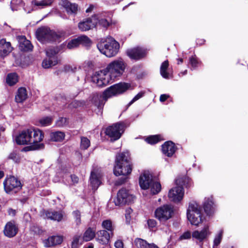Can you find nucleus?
Here are the masks:
<instances>
[{"instance_id": "38", "label": "nucleus", "mask_w": 248, "mask_h": 248, "mask_svg": "<svg viewBox=\"0 0 248 248\" xmlns=\"http://www.w3.org/2000/svg\"><path fill=\"white\" fill-rule=\"evenodd\" d=\"M102 226L107 231H108L110 232H113L114 227L111 220L108 219L104 220L102 223Z\"/></svg>"}, {"instance_id": "32", "label": "nucleus", "mask_w": 248, "mask_h": 248, "mask_svg": "<svg viewBox=\"0 0 248 248\" xmlns=\"http://www.w3.org/2000/svg\"><path fill=\"white\" fill-rule=\"evenodd\" d=\"M169 62L167 60L163 62L160 66V74L165 78H169L171 77V74L167 72Z\"/></svg>"}, {"instance_id": "12", "label": "nucleus", "mask_w": 248, "mask_h": 248, "mask_svg": "<svg viewBox=\"0 0 248 248\" xmlns=\"http://www.w3.org/2000/svg\"><path fill=\"white\" fill-rule=\"evenodd\" d=\"M98 17L94 16L91 17L86 18L78 23L79 29L82 31H87L96 27L97 23Z\"/></svg>"}, {"instance_id": "28", "label": "nucleus", "mask_w": 248, "mask_h": 248, "mask_svg": "<svg viewBox=\"0 0 248 248\" xmlns=\"http://www.w3.org/2000/svg\"><path fill=\"white\" fill-rule=\"evenodd\" d=\"M63 238L61 236H52L48 238L45 241V245L49 247L54 245H59L62 243Z\"/></svg>"}, {"instance_id": "18", "label": "nucleus", "mask_w": 248, "mask_h": 248, "mask_svg": "<svg viewBox=\"0 0 248 248\" xmlns=\"http://www.w3.org/2000/svg\"><path fill=\"white\" fill-rule=\"evenodd\" d=\"M30 135L28 131V129L22 131L19 135L16 137V139L17 144L20 145H25L30 144L31 139H30Z\"/></svg>"}, {"instance_id": "16", "label": "nucleus", "mask_w": 248, "mask_h": 248, "mask_svg": "<svg viewBox=\"0 0 248 248\" xmlns=\"http://www.w3.org/2000/svg\"><path fill=\"white\" fill-rule=\"evenodd\" d=\"M43 216L44 218L60 222L62 219L63 213L62 211L48 210L43 212Z\"/></svg>"}, {"instance_id": "57", "label": "nucleus", "mask_w": 248, "mask_h": 248, "mask_svg": "<svg viewBox=\"0 0 248 248\" xmlns=\"http://www.w3.org/2000/svg\"><path fill=\"white\" fill-rule=\"evenodd\" d=\"M147 223L148 225V226L150 228H153L155 227L156 225V222L155 220L154 219H149L147 221Z\"/></svg>"}, {"instance_id": "55", "label": "nucleus", "mask_w": 248, "mask_h": 248, "mask_svg": "<svg viewBox=\"0 0 248 248\" xmlns=\"http://www.w3.org/2000/svg\"><path fill=\"white\" fill-rule=\"evenodd\" d=\"M114 246L116 248H124V243L121 240H117L115 242Z\"/></svg>"}, {"instance_id": "17", "label": "nucleus", "mask_w": 248, "mask_h": 248, "mask_svg": "<svg viewBox=\"0 0 248 248\" xmlns=\"http://www.w3.org/2000/svg\"><path fill=\"white\" fill-rule=\"evenodd\" d=\"M96 240L102 245L107 244L110 237L113 235V232L109 233L106 230H100L97 232Z\"/></svg>"}, {"instance_id": "10", "label": "nucleus", "mask_w": 248, "mask_h": 248, "mask_svg": "<svg viewBox=\"0 0 248 248\" xmlns=\"http://www.w3.org/2000/svg\"><path fill=\"white\" fill-rule=\"evenodd\" d=\"M173 208L171 205H164L157 208L155 212V218L160 222H165L172 217Z\"/></svg>"}, {"instance_id": "49", "label": "nucleus", "mask_w": 248, "mask_h": 248, "mask_svg": "<svg viewBox=\"0 0 248 248\" xmlns=\"http://www.w3.org/2000/svg\"><path fill=\"white\" fill-rule=\"evenodd\" d=\"M80 236L78 235H75L73 237V241L72 243V248H78L79 243Z\"/></svg>"}, {"instance_id": "4", "label": "nucleus", "mask_w": 248, "mask_h": 248, "mask_svg": "<svg viewBox=\"0 0 248 248\" xmlns=\"http://www.w3.org/2000/svg\"><path fill=\"white\" fill-rule=\"evenodd\" d=\"M97 47L100 52L108 57L116 55L119 49V44L112 38H108L106 42H100Z\"/></svg>"}, {"instance_id": "64", "label": "nucleus", "mask_w": 248, "mask_h": 248, "mask_svg": "<svg viewBox=\"0 0 248 248\" xmlns=\"http://www.w3.org/2000/svg\"><path fill=\"white\" fill-rule=\"evenodd\" d=\"M94 8V6L91 5L86 10V13L91 12Z\"/></svg>"}, {"instance_id": "23", "label": "nucleus", "mask_w": 248, "mask_h": 248, "mask_svg": "<svg viewBox=\"0 0 248 248\" xmlns=\"http://www.w3.org/2000/svg\"><path fill=\"white\" fill-rule=\"evenodd\" d=\"M101 175L100 173L93 171L91 174L90 183L93 189H96L101 184Z\"/></svg>"}, {"instance_id": "15", "label": "nucleus", "mask_w": 248, "mask_h": 248, "mask_svg": "<svg viewBox=\"0 0 248 248\" xmlns=\"http://www.w3.org/2000/svg\"><path fill=\"white\" fill-rule=\"evenodd\" d=\"M18 231V226L14 221L8 222L4 228V234L7 237L12 238L16 235Z\"/></svg>"}, {"instance_id": "19", "label": "nucleus", "mask_w": 248, "mask_h": 248, "mask_svg": "<svg viewBox=\"0 0 248 248\" xmlns=\"http://www.w3.org/2000/svg\"><path fill=\"white\" fill-rule=\"evenodd\" d=\"M126 53L131 59L138 60L144 57L146 52L141 48L136 47L127 50Z\"/></svg>"}, {"instance_id": "26", "label": "nucleus", "mask_w": 248, "mask_h": 248, "mask_svg": "<svg viewBox=\"0 0 248 248\" xmlns=\"http://www.w3.org/2000/svg\"><path fill=\"white\" fill-rule=\"evenodd\" d=\"M134 243L138 248H158L155 244H149L146 240L139 238L135 239Z\"/></svg>"}, {"instance_id": "8", "label": "nucleus", "mask_w": 248, "mask_h": 248, "mask_svg": "<svg viewBox=\"0 0 248 248\" xmlns=\"http://www.w3.org/2000/svg\"><path fill=\"white\" fill-rule=\"evenodd\" d=\"M36 35L38 40L43 43L56 41L59 38V36L55 32L46 27L38 29Z\"/></svg>"}, {"instance_id": "63", "label": "nucleus", "mask_w": 248, "mask_h": 248, "mask_svg": "<svg viewBox=\"0 0 248 248\" xmlns=\"http://www.w3.org/2000/svg\"><path fill=\"white\" fill-rule=\"evenodd\" d=\"M93 243H90L84 246L83 248H93Z\"/></svg>"}, {"instance_id": "43", "label": "nucleus", "mask_w": 248, "mask_h": 248, "mask_svg": "<svg viewBox=\"0 0 248 248\" xmlns=\"http://www.w3.org/2000/svg\"><path fill=\"white\" fill-rule=\"evenodd\" d=\"M79 45L78 40L77 38L69 41L67 45V47L68 48L71 49L78 47Z\"/></svg>"}, {"instance_id": "42", "label": "nucleus", "mask_w": 248, "mask_h": 248, "mask_svg": "<svg viewBox=\"0 0 248 248\" xmlns=\"http://www.w3.org/2000/svg\"><path fill=\"white\" fill-rule=\"evenodd\" d=\"M160 140V136L159 135L151 136L146 138V141L151 144H154L156 143Z\"/></svg>"}, {"instance_id": "53", "label": "nucleus", "mask_w": 248, "mask_h": 248, "mask_svg": "<svg viewBox=\"0 0 248 248\" xmlns=\"http://www.w3.org/2000/svg\"><path fill=\"white\" fill-rule=\"evenodd\" d=\"M191 234L190 232H184L181 236V239H186L191 237Z\"/></svg>"}, {"instance_id": "52", "label": "nucleus", "mask_w": 248, "mask_h": 248, "mask_svg": "<svg viewBox=\"0 0 248 248\" xmlns=\"http://www.w3.org/2000/svg\"><path fill=\"white\" fill-rule=\"evenodd\" d=\"M8 158L9 159H12L16 162H18L19 161V158L17 156V154L15 153H11L9 155Z\"/></svg>"}, {"instance_id": "50", "label": "nucleus", "mask_w": 248, "mask_h": 248, "mask_svg": "<svg viewBox=\"0 0 248 248\" xmlns=\"http://www.w3.org/2000/svg\"><path fill=\"white\" fill-rule=\"evenodd\" d=\"M68 124L67 119L66 118H61L57 122V124L59 126H64Z\"/></svg>"}, {"instance_id": "13", "label": "nucleus", "mask_w": 248, "mask_h": 248, "mask_svg": "<svg viewBox=\"0 0 248 248\" xmlns=\"http://www.w3.org/2000/svg\"><path fill=\"white\" fill-rule=\"evenodd\" d=\"M184 195L183 188L179 186L170 189L168 193V197L170 200L175 202H180L183 199Z\"/></svg>"}, {"instance_id": "56", "label": "nucleus", "mask_w": 248, "mask_h": 248, "mask_svg": "<svg viewBox=\"0 0 248 248\" xmlns=\"http://www.w3.org/2000/svg\"><path fill=\"white\" fill-rule=\"evenodd\" d=\"M132 210L131 208H128L125 211V217L127 221L129 220L131 217L130 214L132 212Z\"/></svg>"}, {"instance_id": "7", "label": "nucleus", "mask_w": 248, "mask_h": 248, "mask_svg": "<svg viewBox=\"0 0 248 248\" xmlns=\"http://www.w3.org/2000/svg\"><path fill=\"white\" fill-rule=\"evenodd\" d=\"M130 88V85L126 83H119L107 89L103 93L102 97L106 102L108 98L120 94Z\"/></svg>"}, {"instance_id": "9", "label": "nucleus", "mask_w": 248, "mask_h": 248, "mask_svg": "<svg viewBox=\"0 0 248 248\" xmlns=\"http://www.w3.org/2000/svg\"><path fill=\"white\" fill-rule=\"evenodd\" d=\"M125 127V125L124 123H117L107 127L105 133L110 138L111 140L115 141L121 138Z\"/></svg>"}, {"instance_id": "44", "label": "nucleus", "mask_w": 248, "mask_h": 248, "mask_svg": "<svg viewBox=\"0 0 248 248\" xmlns=\"http://www.w3.org/2000/svg\"><path fill=\"white\" fill-rule=\"evenodd\" d=\"M87 105H89V104L86 105L84 101L74 100L70 104L71 107L73 108H78Z\"/></svg>"}, {"instance_id": "34", "label": "nucleus", "mask_w": 248, "mask_h": 248, "mask_svg": "<svg viewBox=\"0 0 248 248\" xmlns=\"http://www.w3.org/2000/svg\"><path fill=\"white\" fill-rule=\"evenodd\" d=\"M101 96L99 94L95 93L93 95L91 101L98 108H101L104 105L105 102L103 100H101Z\"/></svg>"}, {"instance_id": "20", "label": "nucleus", "mask_w": 248, "mask_h": 248, "mask_svg": "<svg viewBox=\"0 0 248 248\" xmlns=\"http://www.w3.org/2000/svg\"><path fill=\"white\" fill-rule=\"evenodd\" d=\"M176 147L174 144L170 141H166L162 146V151L165 155L170 157L176 151Z\"/></svg>"}, {"instance_id": "22", "label": "nucleus", "mask_w": 248, "mask_h": 248, "mask_svg": "<svg viewBox=\"0 0 248 248\" xmlns=\"http://www.w3.org/2000/svg\"><path fill=\"white\" fill-rule=\"evenodd\" d=\"M62 5L68 14L76 15L77 13L78 5L77 4L71 3L67 0H64L62 2Z\"/></svg>"}, {"instance_id": "33", "label": "nucleus", "mask_w": 248, "mask_h": 248, "mask_svg": "<svg viewBox=\"0 0 248 248\" xmlns=\"http://www.w3.org/2000/svg\"><path fill=\"white\" fill-rule=\"evenodd\" d=\"M175 183L177 186L182 187L184 186L186 187H189L192 185L190 179L187 177L177 178L175 180Z\"/></svg>"}, {"instance_id": "58", "label": "nucleus", "mask_w": 248, "mask_h": 248, "mask_svg": "<svg viewBox=\"0 0 248 248\" xmlns=\"http://www.w3.org/2000/svg\"><path fill=\"white\" fill-rule=\"evenodd\" d=\"M31 230L33 232L35 233L39 234L42 231L40 228L36 226H32L31 227Z\"/></svg>"}, {"instance_id": "36", "label": "nucleus", "mask_w": 248, "mask_h": 248, "mask_svg": "<svg viewBox=\"0 0 248 248\" xmlns=\"http://www.w3.org/2000/svg\"><path fill=\"white\" fill-rule=\"evenodd\" d=\"M58 63L57 58H53V59H45L42 62V66L45 68H48L54 66Z\"/></svg>"}, {"instance_id": "35", "label": "nucleus", "mask_w": 248, "mask_h": 248, "mask_svg": "<svg viewBox=\"0 0 248 248\" xmlns=\"http://www.w3.org/2000/svg\"><path fill=\"white\" fill-rule=\"evenodd\" d=\"M6 81L8 85L12 86L18 81V76L16 73L9 74L6 77Z\"/></svg>"}, {"instance_id": "62", "label": "nucleus", "mask_w": 248, "mask_h": 248, "mask_svg": "<svg viewBox=\"0 0 248 248\" xmlns=\"http://www.w3.org/2000/svg\"><path fill=\"white\" fill-rule=\"evenodd\" d=\"M9 215L11 216H15L16 215V210L12 209H10L8 210Z\"/></svg>"}, {"instance_id": "11", "label": "nucleus", "mask_w": 248, "mask_h": 248, "mask_svg": "<svg viewBox=\"0 0 248 248\" xmlns=\"http://www.w3.org/2000/svg\"><path fill=\"white\" fill-rule=\"evenodd\" d=\"M134 199V196L133 195L129 193L125 189L122 188L118 191L114 202L116 205L120 206L131 202Z\"/></svg>"}, {"instance_id": "48", "label": "nucleus", "mask_w": 248, "mask_h": 248, "mask_svg": "<svg viewBox=\"0 0 248 248\" xmlns=\"http://www.w3.org/2000/svg\"><path fill=\"white\" fill-rule=\"evenodd\" d=\"M97 24H98L100 26H102L103 27L106 28L109 25V23L106 19H104V18L99 19V18L98 17L97 25Z\"/></svg>"}, {"instance_id": "54", "label": "nucleus", "mask_w": 248, "mask_h": 248, "mask_svg": "<svg viewBox=\"0 0 248 248\" xmlns=\"http://www.w3.org/2000/svg\"><path fill=\"white\" fill-rule=\"evenodd\" d=\"M189 61H190V64L191 65V66L195 68L196 67H197L198 64V62L197 61V60L194 57H191L190 58V60H189Z\"/></svg>"}, {"instance_id": "21", "label": "nucleus", "mask_w": 248, "mask_h": 248, "mask_svg": "<svg viewBox=\"0 0 248 248\" xmlns=\"http://www.w3.org/2000/svg\"><path fill=\"white\" fill-rule=\"evenodd\" d=\"M12 50L10 42H6L5 39L0 40V57L4 58Z\"/></svg>"}, {"instance_id": "31", "label": "nucleus", "mask_w": 248, "mask_h": 248, "mask_svg": "<svg viewBox=\"0 0 248 248\" xmlns=\"http://www.w3.org/2000/svg\"><path fill=\"white\" fill-rule=\"evenodd\" d=\"M65 137L64 133L61 131H55L50 133V138L51 140L55 142L62 141Z\"/></svg>"}, {"instance_id": "59", "label": "nucleus", "mask_w": 248, "mask_h": 248, "mask_svg": "<svg viewBox=\"0 0 248 248\" xmlns=\"http://www.w3.org/2000/svg\"><path fill=\"white\" fill-rule=\"evenodd\" d=\"M169 97V95L163 94H161L160 96V101L161 102H164Z\"/></svg>"}, {"instance_id": "47", "label": "nucleus", "mask_w": 248, "mask_h": 248, "mask_svg": "<svg viewBox=\"0 0 248 248\" xmlns=\"http://www.w3.org/2000/svg\"><path fill=\"white\" fill-rule=\"evenodd\" d=\"M57 51L54 48H49L46 50V54L47 56L49 58L53 59V58H55L54 56L57 54Z\"/></svg>"}, {"instance_id": "14", "label": "nucleus", "mask_w": 248, "mask_h": 248, "mask_svg": "<svg viewBox=\"0 0 248 248\" xmlns=\"http://www.w3.org/2000/svg\"><path fill=\"white\" fill-rule=\"evenodd\" d=\"M4 189L7 193L12 190H18L21 187V183L14 176H10L4 182Z\"/></svg>"}, {"instance_id": "41", "label": "nucleus", "mask_w": 248, "mask_h": 248, "mask_svg": "<svg viewBox=\"0 0 248 248\" xmlns=\"http://www.w3.org/2000/svg\"><path fill=\"white\" fill-rule=\"evenodd\" d=\"M73 216L76 225L79 226L81 223L80 212L78 210L74 211L73 212Z\"/></svg>"}, {"instance_id": "46", "label": "nucleus", "mask_w": 248, "mask_h": 248, "mask_svg": "<svg viewBox=\"0 0 248 248\" xmlns=\"http://www.w3.org/2000/svg\"><path fill=\"white\" fill-rule=\"evenodd\" d=\"M78 40L79 44H84V45H88L90 43V39L85 35H82L78 37Z\"/></svg>"}, {"instance_id": "60", "label": "nucleus", "mask_w": 248, "mask_h": 248, "mask_svg": "<svg viewBox=\"0 0 248 248\" xmlns=\"http://www.w3.org/2000/svg\"><path fill=\"white\" fill-rule=\"evenodd\" d=\"M126 177H124V178L121 179L120 180L117 181L115 183V184L118 186L121 185L126 181Z\"/></svg>"}, {"instance_id": "40", "label": "nucleus", "mask_w": 248, "mask_h": 248, "mask_svg": "<svg viewBox=\"0 0 248 248\" xmlns=\"http://www.w3.org/2000/svg\"><path fill=\"white\" fill-rule=\"evenodd\" d=\"M90 145V141L86 137L81 138L80 147L83 150L87 149Z\"/></svg>"}, {"instance_id": "29", "label": "nucleus", "mask_w": 248, "mask_h": 248, "mask_svg": "<svg viewBox=\"0 0 248 248\" xmlns=\"http://www.w3.org/2000/svg\"><path fill=\"white\" fill-rule=\"evenodd\" d=\"M27 96L26 89L23 87L20 88L18 89L15 97L16 101L17 103L23 102L27 98Z\"/></svg>"}, {"instance_id": "6", "label": "nucleus", "mask_w": 248, "mask_h": 248, "mask_svg": "<svg viewBox=\"0 0 248 248\" xmlns=\"http://www.w3.org/2000/svg\"><path fill=\"white\" fill-rule=\"evenodd\" d=\"M187 217L191 224L197 226L202 222L203 217L199 204L196 202H191L187 210Z\"/></svg>"}, {"instance_id": "25", "label": "nucleus", "mask_w": 248, "mask_h": 248, "mask_svg": "<svg viewBox=\"0 0 248 248\" xmlns=\"http://www.w3.org/2000/svg\"><path fill=\"white\" fill-rule=\"evenodd\" d=\"M203 208L205 212L208 215H211L215 211V205L212 197L206 198L203 203Z\"/></svg>"}, {"instance_id": "27", "label": "nucleus", "mask_w": 248, "mask_h": 248, "mask_svg": "<svg viewBox=\"0 0 248 248\" xmlns=\"http://www.w3.org/2000/svg\"><path fill=\"white\" fill-rule=\"evenodd\" d=\"M20 49L22 51H29L32 48V46L28 40H27L24 36L18 37Z\"/></svg>"}, {"instance_id": "2", "label": "nucleus", "mask_w": 248, "mask_h": 248, "mask_svg": "<svg viewBox=\"0 0 248 248\" xmlns=\"http://www.w3.org/2000/svg\"><path fill=\"white\" fill-rule=\"evenodd\" d=\"M132 170V164L129 153L123 152L118 154L116 157L113 169L114 174L116 176H126L131 173Z\"/></svg>"}, {"instance_id": "30", "label": "nucleus", "mask_w": 248, "mask_h": 248, "mask_svg": "<svg viewBox=\"0 0 248 248\" xmlns=\"http://www.w3.org/2000/svg\"><path fill=\"white\" fill-rule=\"evenodd\" d=\"M95 236V230L91 227L88 228L84 232L82 239L83 241L88 242L93 239Z\"/></svg>"}, {"instance_id": "61", "label": "nucleus", "mask_w": 248, "mask_h": 248, "mask_svg": "<svg viewBox=\"0 0 248 248\" xmlns=\"http://www.w3.org/2000/svg\"><path fill=\"white\" fill-rule=\"evenodd\" d=\"M71 179L74 183H77L78 181V178L75 175H71Z\"/></svg>"}, {"instance_id": "24", "label": "nucleus", "mask_w": 248, "mask_h": 248, "mask_svg": "<svg viewBox=\"0 0 248 248\" xmlns=\"http://www.w3.org/2000/svg\"><path fill=\"white\" fill-rule=\"evenodd\" d=\"M209 234L208 227L205 226L204 228L201 231H195L193 232L192 236L194 238L200 241L204 239Z\"/></svg>"}, {"instance_id": "3", "label": "nucleus", "mask_w": 248, "mask_h": 248, "mask_svg": "<svg viewBox=\"0 0 248 248\" xmlns=\"http://www.w3.org/2000/svg\"><path fill=\"white\" fill-rule=\"evenodd\" d=\"M139 184L143 189H150L153 194H157L161 189L160 184L153 179L149 171H144L140 174Z\"/></svg>"}, {"instance_id": "45", "label": "nucleus", "mask_w": 248, "mask_h": 248, "mask_svg": "<svg viewBox=\"0 0 248 248\" xmlns=\"http://www.w3.org/2000/svg\"><path fill=\"white\" fill-rule=\"evenodd\" d=\"M223 235V230H220L216 236L214 240V244L215 246H218L221 242Z\"/></svg>"}, {"instance_id": "37", "label": "nucleus", "mask_w": 248, "mask_h": 248, "mask_svg": "<svg viewBox=\"0 0 248 248\" xmlns=\"http://www.w3.org/2000/svg\"><path fill=\"white\" fill-rule=\"evenodd\" d=\"M53 119L51 117H44L40 119L38 121L39 125L41 126H47L50 125L52 122Z\"/></svg>"}, {"instance_id": "51", "label": "nucleus", "mask_w": 248, "mask_h": 248, "mask_svg": "<svg viewBox=\"0 0 248 248\" xmlns=\"http://www.w3.org/2000/svg\"><path fill=\"white\" fill-rule=\"evenodd\" d=\"M144 94V92H141L139 93H138L133 98V99L129 102V105L133 104L134 102L136 101L137 100H139L140 98H141Z\"/></svg>"}, {"instance_id": "5", "label": "nucleus", "mask_w": 248, "mask_h": 248, "mask_svg": "<svg viewBox=\"0 0 248 248\" xmlns=\"http://www.w3.org/2000/svg\"><path fill=\"white\" fill-rule=\"evenodd\" d=\"M31 145L27 147L28 150H36L43 149L44 144L41 142L44 138L43 131L39 129L31 128L28 129Z\"/></svg>"}, {"instance_id": "1", "label": "nucleus", "mask_w": 248, "mask_h": 248, "mask_svg": "<svg viewBox=\"0 0 248 248\" xmlns=\"http://www.w3.org/2000/svg\"><path fill=\"white\" fill-rule=\"evenodd\" d=\"M126 63L122 59H118L110 62L105 69L95 72L92 80L99 87L109 84L111 80L121 76L124 72Z\"/></svg>"}, {"instance_id": "39", "label": "nucleus", "mask_w": 248, "mask_h": 248, "mask_svg": "<svg viewBox=\"0 0 248 248\" xmlns=\"http://www.w3.org/2000/svg\"><path fill=\"white\" fill-rule=\"evenodd\" d=\"M34 4L37 6L40 7L41 8L50 6L52 1V0H42L40 1H34Z\"/></svg>"}]
</instances>
